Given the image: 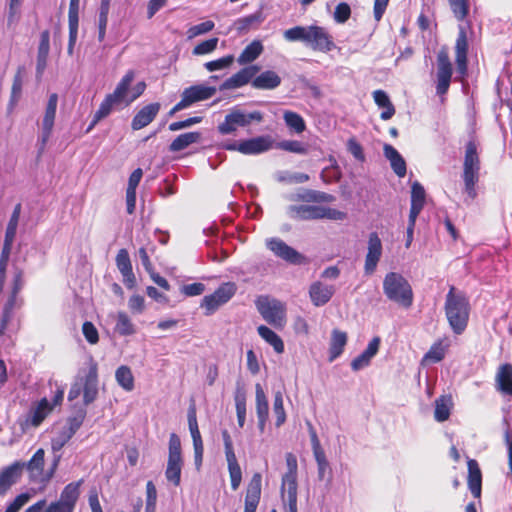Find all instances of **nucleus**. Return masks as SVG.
I'll return each mask as SVG.
<instances>
[{"mask_svg":"<svg viewBox=\"0 0 512 512\" xmlns=\"http://www.w3.org/2000/svg\"><path fill=\"white\" fill-rule=\"evenodd\" d=\"M236 291L237 286L234 282L222 283L214 293L203 297L200 307L205 310L204 314L210 316L215 313L235 295Z\"/></svg>","mask_w":512,"mask_h":512,"instance_id":"obj_12","label":"nucleus"},{"mask_svg":"<svg viewBox=\"0 0 512 512\" xmlns=\"http://www.w3.org/2000/svg\"><path fill=\"white\" fill-rule=\"evenodd\" d=\"M219 39L213 37L198 43L192 50L194 56H202L212 53L216 50Z\"/></svg>","mask_w":512,"mask_h":512,"instance_id":"obj_53","label":"nucleus"},{"mask_svg":"<svg viewBox=\"0 0 512 512\" xmlns=\"http://www.w3.org/2000/svg\"><path fill=\"white\" fill-rule=\"evenodd\" d=\"M182 93L192 105L195 102L204 101L211 98L216 93V88L205 85H193L185 88Z\"/></svg>","mask_w":512,"mask_h":512,"instance_id":"obj_38","label":"nucleus"},{"mask_svg":"<svg viewBox=\"0 0 512 512\" xmlns=\"http://www.w3.org/2000/svg\"><path fill=\"white\" fill-rule=\"evenodd\" d=\"M436 63V93L444 95L449 90L453 75V67L446 47H442L437 53Z\"/></svg>","mask_w":512,"mask_h":512,"instance_id":"obj_13","label":"nucleus"},{"mask_svg":"<svg viewBox=\"0 0 512 512\" xmlns=\"http://www.w3.org/2000/svg\"><path fill=\"white\" fill-rule=\"evenodd\" d=\"M74 435L75 433L69 427L64 426L57 436L52 439V449L54 451L62 449Z\"/></svg>","mask_w":512,"mask_h":512,"instance_id":"obj_55","label":"nucleus"},{"mask_svg":"<svg viewBox=\"0 0 512 512\" xmlns=\"http://www.w3.org/2000/svg\"><path fill=\"white\" fill-rule=\"evenodd\" d=\"M450 347V340L448 337H443L436 340L430 347V349L424 354L421 363L423 365L426 364H435L441 362Z\"/></svg>","mask_w":512,"mask_h":512,"instance_id":"obj_31","label":"nucleus"},{"mask_svg":"<svg viewBox=\"0 0 512 512\" xmlns=\"http://www.w3.org/2000/svg\"><path fill=\"white\" fill-rule=\"evenodd\" d=\"M235 407L239 427H243L246 420V396L237 392L235 395Z\"/></svg>","mask_w":512,"mask_h":512,"instance_id":"obj_57","label":"nucleus"},{"mask_svg":"<svg viewBox=\"0 0 512 512\" xmlns=\"http://www.w3.org/2000/svg\"><path fill=\"white\" fill-rule=\"evenodd\" d=\"M279 147L285 151L297 154H307L308 152L307 146L297 140L282 141L279 143Z\"/></svg>","mask_w":512,"mask_h":512,"instance_id":"obj_63","label":"nucleus"},{"mask_svg":"<svg viewBox=\"0 0 512 512\" xmlns=\"http://www.w3.org/2000/svg\"><path fill=\"white\" fill-rule=\"evenodd\" d=\"M257 331L259 336L271 345L276 353L282 354L284 352L285 346L283 340L272 329L265 325H260Z\"/></svg>","mask_w":512,"mask_h":512,"instance_id":"obj_43","label":"nucleus"},{"mask_svg":"<svg viewBox=\"0 0 512 512\" xmlns=\"http://www.w3.org/2000/svg\"><path fill=\"white\" fill-rule=\"evenodd\" d=\"M351 16V8L348 3L341 2L335 7L334 20L337 23H345Z\"/></svg>","mask_w":512,"mask_h":512,"instance_id":"obj_64","label":"nucleus"},{"mask_svg":"<svg viewBox=\"0 0 512 512\" xmlns=\"http://www.w3.org/2000/svg\"><path fill=\"white\" fill-rule=\"evenodd\" d=\"M467 486L474 498L480 499L482 493V472L477 460H467Z\"/></svg>","mask_w":512,"mask_h":512,"instance_id":"obj_30","label":"nucleus"},{"mask_svg":"<svg viewBox=\"0 0 512 512\" xmlns=\"http://www.w3.org/2000/svg\"><path fill=\"white\" fill-rule=\"evenodd\" d=\"M116 266L123 276L124 284L127 288H133L136 283V278L133 273L132 263L128 251L122 248L116 255Z\"/></svg>","mask_w":512,"mask_h":512,"instance_id":"obj_29","label":"nucleus"},{"mask_svg":"<svg viewBox=\"0 0 512 512\" xmlns=\"http://www.w3.org/2000/svg\"><path fill=\"white\" fill-rule=\"evenodd\" d=\"M53 411V406L47 398H42L36 405L32 406L30 411L22 418H19L17 423L23 432H26L31 427H39L45 418Z\"/></svg>","mask_w":512,"mask_h":512,"instance_id":"obj_15","label":"nucleus"},{"mask_svg":"<svg viewBox=\"0 0 512 512\" xmlns=\"http://www.w3.org/2000/svg\"><path fill=\"white\" fill-rule=\"evenodd\" d=\"M256 307L263 319L276 328H282L286 322V309L282 302L268 296H259Z\"/></svg>","mask_w":512,"mask_h":512,"instance_id":"obj_8","label":"nucleus"},{"mask_svg":"<svg viewBox=\"0 0 512 512\" xmlns=\"http://www.w3.org/2000/svg\"><path fill=\"white\" fill-rule=\"evenodd\" d=\"M495 388L503 396L512 398V364H501L495 374Z\"/></svg>","mask_w":512,"mask_h":512,"instance_id":"obj_28","label":"nucleus"},{"mask_svg":"<svg viewBox=\"0 0 512 512\" xmlns=\"http://www.w3.org/2000/svg\"><path fill=\"white\" fill-rule=\"evenodd\" d=\"M260 68L257 65H250L242 68L231 77L227 78L221 85V90L236 89L245 86L252 82L254 76L259 72Z\"/></svg>","mask_w":512,"mask_h":512,"instance_id":"obj_25","label":"nucleus"},{"mask_svg":"<svg viewBox=\"0 0 512 512\" xmlns=\"http://www.w3.org/2000/svg\"><path fill=\"white\" fill-rule=\"evenodd\" d=\"M82 333L89 344L94 345L98 343L99 333L97 328L91 321H85L83 323Z\"/></svg>","mask_w":512,"mask_h":512,"instance_id":"obj_62","label":"nucleus"},{"mask_svg":"<svg viewBox=\"0 0 512 512\" xmlns=\"http://www.w3.org/2000/svg\"><path fill=\"white\" fill-rule=\"evenodd\" d=\"M133 79L134 72L130 70L122 77L115 90L105 96L98 110L96 111L98 119H104L108 117L113 109L117 108L123 103L126 104V97L128 96V91L133 82Z\"/></svg>","mask_w":512,"mask_h":512,"instance_id":"obj_5","label":"nucleus"},{"mask_svg":"<svg viewBox=\"0 0 512 512\" xmlns=\"http://www.w3.org/2000/svg\"><path fill=\"white\" fill-rule=\"evenodd\" d=\"M256 414L258 418V426L261 431L264 430L269 417V404L267 397L260 384L256 385Z\"/></svg>","mask_w":512,"mask_h":512,"instance_id":"obj_35","label":"nucleus"},{"mask_svg":"<svg viewBox=\"0 0 512 512\" xmlns=\"http://www.w3.org/2000/svg\"><path fill=\"white\" fill-rule=\"evenodd\" d=\"M115 330L122 336H129L135 333L134 324L125 312H118Z\"/></svg>","mask_w":512,"mask_h":512,"instance_id":"obj_50","label":"nucleus"},{"mask_svg":"<svg viewBox=\"0 0 512 512\" xmlns=\"http://www.w3.org/2000/svg\"><path fill=\"white\" fill-rule=\"evenodd\" d=\"M263 20L264 19L262 13L257 12L242 18H238L234 22V26L239 34H245L252 29H257Z\"/></svg>","mask_w":512,"mask_h":512,"instance_id":"obj_42","label":"nucleus"},{"mask_svg":"<svg viewBox=\"0 0 512 512\" xmlns=\"http://www.w3.org/2000/svg\"><path fill=\"white\" fill-rule=\"evenodd\" d=\"M182 466L181 441L177 434L172 433L169 438V455L165 476L176 487L181 482Z\"/></svg>","mask_w":512,"mask_h":512,"instance_id":"obj_10","label":"nucleus"},{"mask_svg":"<svg viewBox=\"0 0 512 512\" xmlns=\"http://www.w3.org/2000/svg\"><path fill=\"white\" fill-rule=\"evenodd\" d=\"M280 84L281 77L272 70H266L258 76H254L251 82L253 88L260 90H273Z\"/></svg>","mask_w":512,"mask_h":512,"instance_id":"obj_34","label":"nucleus"},{"mask_svg":"<svg viewBox=\"0 0 512 512\" xmlns=\"http://www.w3.org/2000/svg\"><path fill=\"white\" fill-rule=\"evenodd\" d=\"M263 120V114L260 111L245 112L244 110L234 107L225 116L224 121L217 127L221 135L233 134L239 127H247L253 121L260 123Z\"/></svg>","mask_w":512,"mask_h":512,"instance_id":"obj_7","label":"nucleus"},{"mask_svg":"<svg viewBox=\"0 0 512 512\" xmlns=\"http://www.w3.org/2000/svg\"><path fill=\"white\" fill-rule=\"evenodd\" d=\"M348 341L346 332L339 329H333L331 332V339L329 344V361L336 360L344 351Z\"/></svg>","mask_w":512,"mask_h":512,"instance_id":"obj_36","label":"nucleus"},{"mask_svg":"<svg viewBox=\"0 0 512 512\" xmlns=\"http://www.w3.org/2000/svg\"><path fill=\"white\" fill-rule=\"evenodd\" d=\"M115 379L119 386L125 391H132L134 389V376L131 368L127 365H121L116 369Z\"/></svg>","mask_w":512,"mask_h":512,"instance_id":"obj_45","label":"nucleus"},{"mask_svg":"<svg viewBox=\"0 0 512 512\" xmlns=\"http://www.w3.org/2000/svg\"><path fill=\"white\" fill-rule=\"evenodd\" d=\"M383 293L398 306L409 309L413 305L414 292L409 281L398 272H389L383 279Z\"/></svg>","mask_w":512,"mask_h":512,"instance_id":"obj_3","label":"nucleus"},{"mask_svg":"<svg viewBox=\"0 0 512 512\" xmlns=\"http://www.w3.org/2000/svg\"><path fill=\"white\" fill-rule=\"evenodd\" d=\"M451 399L447 396H440L435 400L434 418L438 422H444L450 417Z\"/></svg>","mask_w":512,"mask_h":512,"instance_id":"obj_46","label":"nucleus"},{"mask_svg":"<svg viewBox=\"0 0 512 512\" xmlns=\"http://www.w3.org/2000/svg\"><path fill=\"white\" fill-rule=\"evenodd\" d=\"M233 61H234L233 55H226L222 58L206 62L204 64V67L208 71L213 72V71H217V70H221V69L229 67L233 63Z\"/></svg>","mask_w":512,"mask_h":512,"instance_id":"obj_61","label":"nucleus"},{"mask_svg":"<svg viewBox=\"0 0 512 512\" xmlns=\"http://www.w3.org/2000/svg\"><path fill=\"white\" fill-rule=\"evenodd\" d=\"M448 3L453 15L458 21L466 19L470 10L469 0H448Z\"/></svg>","mask_w":512,"mask_h":512,"instance_id":"obj_52","label":"nucleus"},{"mask_svg":"<svg viewBox=\"0 0 512 512\" xmlns=\"http://www.w3.org/2000/svg\"><path fill=\"white\" fill-rule=\"evenodd\" d=\"M288 214L295 220H343L346 214L337 209L316 205H291Z\"/></svg>","mask_w":512,"mask_h":512,"instance_id":"obj_6","label":"nucleus"},{"mask_svg":"<svg viewBox=\"0 0 512 512\" xmlns=\"http://www.w3.org/2000/svg\"><path fill=\"white\" fill-rule=\"evenodd\" d=\"M385 157L390 161L391 168L394 173L402 178L406 175L407 168L406 162L401 154L390 144H385L383 147Z\"/></svg>","mask_w":512,"mask_h":512,"instance_id":"obj_37","label":"nucleus"},{"mask_svg":"<svg viewBox=\"0 0 512 512\" xmlns=\"http://www.w3.org/2000/svg\"><path fill=\"white\" fill-rule=\"evenodd\" d=\"M381 344V339L375 336L367 345L366 349L351 361V369L359 371L367 367L371 359L378 353Z\"/></svg>","mask_w":512,"mask_h":512,"instance_id":"obj_32","label":"nucleus"},{"mask_svg":"<svg viewBox=\"0 0 512 512\" xmlns=\"http://www.w3.org/2000/svg\"><path fill=\"white\" fill-rule=\"evenodd\" d=\"M335 293L333 285H327L320 281L314 282L309 288V295L312 303L319 307L330 301Z\"/></svg>","mask_w":512,"mask_h":512,"instance_id":"obj_33","label":"nucleus"},{"mask_svg":"<svg viewBox=\"0 0 512 512\" xmlns=\"http://www.w3.org/2000/svg\"><path fill=\"white\" fill-rule=\"evenodd\" d=\"M201 140V133L197 131L178 135L169 145V151L179 152Z\"/></svg>","mask_w":512,"mask_h":512,"instance_id":"obj_41","label":"nucleus"},{"mask_svg":"<svg viewBox=\"0 0 512 512\" xmlns=\"http://www.w3.org/2000/svg\"><path fill=\"white\" fill-rule=\"evenodd\" d=\"M480 158L478 154V143L474 133L471 134L469 141L465 147V155L463 162V182L464 190L470 199L477 196L476 184L479 181Z\"/></svg>","mask_w":512,"mask_h":512,"instance_id":"obj_4","label":"nucleus"},{"mask_svg":"<svg viewBox=\"0 0 512 512\" xmlns=\"http://www.w3.org/2000/svg\"><path fill=\"white\" fill-rule=\"evenodd\" d=\"M23 73L24 67H18L16 74L13 78L12 88H11V101L17 102L22 94V86H23Z\"/></svg>","mask_w":512,"mask_h":512,"instance_id":"obj_56","label":"nucleus"},{"mask_svg":"<svg viewBox=\"0 0 512 512\" xmlns=\"http://www.w3.org/2000/svg\"><path fill=\"white\" fill-rule=\"evenodd\" d=\"M188 426L193 441L194 464L196 469L199 471L203 462L204 445L199 431L196 409L194 405L190 406L188 410Z\"/></svg>","mask_w":512,"mask_h":512,"instance_id":"obj_20","label":"nucleus"},{"mask_svg":"<svg viewBox=\"0 0 512 512\" xmlns=\"http://www.w3.org/2000/svg\"><path fill=\"white\" fill-rule=\"evenodd\" d=\"M87 411L85 407H80L76 413L72 416H69L66 421V426L69 427L71 431L76 433L80 427L82 426L85 418H86Z\"/></svg>","mask_w":512,"mask_h":512,"instance_id":"obj_58","label":"nucleus"},{"mask_svg":"<svg viewBox=\"0 0 512 512\" xmlns=\"http://www.w3.org/2000/svg\"><path fill=\"white\" fill-rule=\"evenodd\" d=\"M468 39L464 29H461L457 35L455 43V62H456V73L455 80L462 81L468 72Z\"/></svg>","mask_w":512,"mask_h":512,"instance_id":"obj_19","label":"nucleus"},{"mask_svg":"<svg viewBox=\"0 0 512 512\" xmlns=\"http://www.w3.org/2000/svg\"><path fill=\"white\" fill-rule=\"evenodd\" d=\"M283 119L287 127L294 132L300 134L305 131L306 124L303 117L293 111L287 110L283 114Z\"/></svg>","mask_w":512,"mask_h":512,"instance_id":"obj_48","label":"nucleus"},{"mask_svg":"<svg viewBox=\"0 0 512 512\" xmlns=\"http://www.w3.org/2000/svg\"><path fill=\"white\" fill-rule=\"evenodd\" d=\"M289 42L300 41L314 51L329 53L336 48L333 36L325 27L318 25L294 26L284 31Z\"/></svg>","mask_w":512,"mask_h":512,"instance_id":"obj_1","label":"nucleus"},{"mask_svg":"<svg viewBox=\"0 0 512 512\" xmlns=\"http://www.w3.org/2000/svg\"><path fill=\"white\" fill-rule=\"evenodd\" d=\"M74 435L75 433L69 427L64 426L57 436L52 439V449L54 451L62 449Z\"/></svg>","mask_w":512,"mask_h":512,"instance_id":"obj_54","label":"nucleus"},{"mask_svg":"<svg viewBox=\"0 0 512 512\" xmlns=\"http://www.w3.org/2000/svg\"><path fill=\"white\" fill-rule=\"evenodd\" d=\"M426 193L424 187L419 182H414L411 186V205L409 216L418 217L425 204Z\"/></svg>","mask_w":512,"mask_h":512,"instance_id":"obj_39","label":"nucleus"},{"mask_svg":"<svg viewBox=\"0 0 512 512\" xmlns=\"http://www.w3.org/2000/svg\"><path fill=\"white\" fill-rule=\"evenodd\" d=\"M83 402L89 405L94 402L98 395V365L91 361L88 372L85 374L82 383Z\"/></svg>","mask_w":512,"mask_h":512,"instance_id":"obj_23","label":"nucleus"},{"mask_svg":"<svg viewBox=\"0 0 512 512\" xmlns=\"http://www.w3.org/2000/svg\"><path fill=\"white\" fill-rule=\"evenodd\" d=\"M24 286V271L20 267H14L13 277L11 282V291L7 302L4 305L2 318L0 322V336H2L7 328L11 319L12 312L15 307L22 304V300L18 303V295Z\"/></svg>","mask_w":512,"mask_h":512,"instance_id":"obj_9","label":"nucleus"},{"mask_svg":"<svg viewBox=\"0 0 512 512\" xmlns=\"http://www.w3.org/2000/svg\"><path fill=\"white\" fill-rule=\"evenodd\" d=\"M372 95L375 104L383 108L380 118L385 121L391 119L395 115L396 110L388 94L384 90L378 89L375 90Z\"/></svg>","mask_w":512,"mask_h":512,"instance_id":"obj_40","label":"nucleus"},{"mask_svg":"<svg viewBox=\"0 0 512 512\" xmlns=\"http://www.w3.org/2000/svg\"><path fill=\"white\" fill-rule=\"evenodd\" d=\"M272 147L270 136H258L239 143L225 145L229 151H238L244 155H256L268 151Z\"/></svg>","mask_w":512,"mask_h":512,"instance_id":"obj_16","label":"nucleus"},{"mask_svg":"<svg viewBox=\"0 0 512 512\" xmlns=\"http://www.w3.org/2000/svg\"><path fill=\"white\" fill-rule=\"evenodd\" d=\"M444 311L454 334L461 335L467 328L471 306L466 294L451 286L445 299Z\"/></svg>","mask_w":512,"mask_h":512,"instance_id":"obj_2","label":"nucleus"},{"mask_svg":"<svg viewBox=\"0 0 512 512\" xmlns=\"http://www.w3.org/2000/svg\"><path fill=\"white\" fill-rule=\"evenodd\" d=\"M82 483L81 479L67 484L61 491L60 498L48 505L50 512H74Z\"/></svg>","mask_w":512,"mask_h":512,"instance_id":"obj_14","label":"nucleus"},{"mask_svg":"<svg viewBox=\"0 0 512 512\" xmlns=\"http://www.w3.org/2000/svg\"><path fill=\"white\" fill-rule=\"evenodd\" d=\"M22 474L23 465L20 461H15L0 470V497H4L9 492L21 479Z\"/></svg>","mask_w":512,"mask_h":512,"instance_id":"obj_22","label":"nucleus"},{"mask_svg":"<svg viewBox=\"0 0 512 512\" xmlns=\"http://www.w3.org/2000/svg\"><path fill=\"white\" fill-rule=\"evenodd\" d=\"M58 104V95L56 93H52L49 96L45 114L42 120V135L40 138V148L39 151L42 153L45 149V146L51 136L53 127H54V121L56 116V109Z\"/></svg>","mask_w":512,"mask_h":512,"instance_id":"obj_21","label":"nucleus"},{"mask_svg":"<svg viewBox=\"0 0 512 512\" xmlns=\"http://www.w3.org/2000/svg\"><path fill=\"white\" fill-rule=\"evenodd\" d=\"M20 463L23 465V470H27L31 482L43 484L50 481L58 465L56 460L52 468L47 473L44 472L45 451L43 448H39L28 462L20 461Z\"/></svg>","mask_w":512,"mask_h":512,"instance_id":"obj_11","label":"nucleus"},{"mask_svg":"<svg viewBox=\"0 0 512 512\" xmlns=\"http://www.w3.org/2000/svg\"><path fill=\"white\" fill-rule=\"evenodd\" d=\"M267 248L274 253L275 256L283 259L291 264H302L305 262V257L301 255L293 247L286 244L280 238H270L266 241Z\"/></svg>","mask_w":512,"mask_h":512,"instance_id":"obj_18","label":"nucleus"},{"mask_svg":"<svg viewBox=\"0 0 512 512\" xmlns=\"http://www.w3.org/2000/svg\"><path fill=\"white\" fill-rule=\"evenodd\" d=\"M309 433L313 455L317 463L318 479L322 481L327 478V482L330 484L332 480V469L326 458L325 451L322 448L318 435L312 426H310Z\"/></svg>","mask_w":512,"mask_h":512,"instance_id":"obj_17","label":"nucleus"},{"mask_svg":"<svg viewBox=\"0 0 512 512\" xmlns=\"http://www.w3.org/2000/svg\"><path fill=\"white\" fill-rule=\"evenodd\" d=\"M227 464H228V471L231 481V488L233 490H237L241 484L242 481V471L241 467L237 461L236 456L226 457Z\"/></svg>","mask_w":512,"mask_h":512,"instance_id":"obj_47","label":"nucleus"},{"mask_svg":"<svg viewBox=\"0 0 512 512\" xmlns=\"http://www.w3.org/2000/svg\"><path fill=\"white\" fill-rule=\"evenodd\" d=\"M382 256V242L376 232L369 234L368 251L365 257L364 270L366 274H372Z\"/></svg>","mask_w":512,"mask_h":512,"instance_id":"obj_24","label":"nucleus"},{"mask_svg":"<svg viewBox=\"0 0 512 512\" xmlns=\"http://www.w3.org/2000/svg\"><path fill=\"white\" fill-rule=\"evenodd\" d=\"M161 105L159 102H153L143 106L133 117L131 128L134 131L140 130L154 121L157 117Z\"/></svg>","mask_w":512,"mask_h":512,"instance_id":"obj_27","label":"nucleus"},{"mask_svg":"<svg viewBox=\"0 0 512 512\" xmlns=\"http://www.w3.org/2000/svg\"><path fill=\"white\" fill-rule=\"evenodd\" d=\"M261 483L262 475L254 473L246 489L244 512H256L261 497Z\"/></svg>","mask_w":512,"mask_h":512,"instance_id":"obj_26","label":"nucleus"},{"mask_svg":"<svg viewBox=\"0 0 512 512\" xmlns=\"http://www.w3.org/2000/svg\"><path fill=\"white\" fill-rule=\"evenodd\" d=\"M20 212H21V204L18 203L15 206L13 213L11 215V218L9 220V223L7 225L6 232H5V238H9V239H13V240L15 239Z\"/></svg>","mask_w":512,"mask_h":512,"instance_id":"obj_60","label":"nucleus"},{"mask_svg":"<svg viewBox=\"0 0 512 512\" xmlns=\"http://www.w3.org/2000/svg\"><path fill=\"white\" fill-rule=\"evenodd\" d=\"M273 413L276 417V427L282 426L286 421V413L284 409L283 394L281 391H277L274 394Z\"/></svg>","mask_w":512,"mask_h":512,"instance_id":"obj_51","label":"nucleus"},{"mask_svg":"<svg viewBox=\"0 0 512 512\" xmlns=\"http://www.w3.org/2000/svg\"><path fill=\"white\" fill-rule=\"evenodd\" d=\"M298 198L301 201L313 203H330L335 200V197L331 194L311 189L305 190Z\"/></svg>","mask_w":512,"mask_h":512,"instance_id":"obj_49","label":"nucleus"},{"mask_svg":"<svg viewBox=\"0 0 512 512\" xmlns=\"http://www.w3.org/2000/svg\"><path fill=\"white\" fill-rule=\"evenodd\" d=\"M215 27V24L211 20L204 21L202 23H199L197 25H194L190 27L187 30V36L189 39L195 38L199 35L206 34L210 31H212Z\"/></svg>","mask_w":512,"mask_h":512,"instance_id":"obj_59","label":"nucleus"},{"mask_svg":"<svg viewBox=\"0 0 512 512\" xmlns=\"http://www.w3.org/2000/svg\"><path fill=\"white\" fill-rule=\"evenodd\" d=\"M263 52V45L261 41L254 40L248 44L239 55L237 61L239 64L244 65L256 60Z\"/></svg>","mask_w":512,"mask_h":512,"instance_id":"obj_44","label":"nucleus"}]
</instances>
